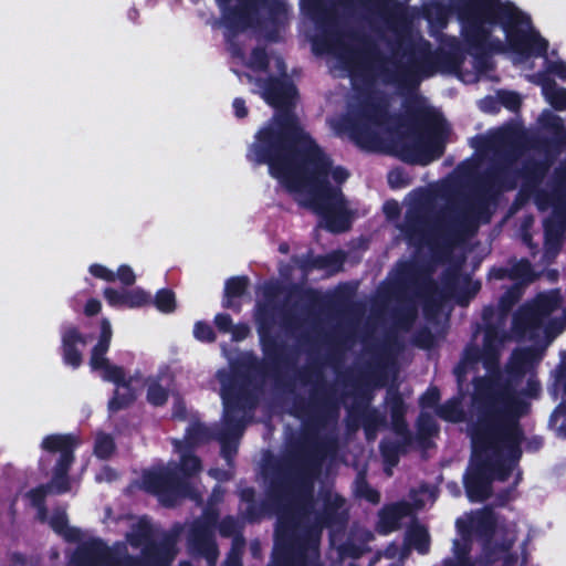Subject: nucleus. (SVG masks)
Wrapping results in <instances>:
<instances>
[{
  "label": "nucleus",
  "mask_w": 566,
  "mask_h": 566,
  "mask_svg": "<svg viewBox=\"0 0 566 566\" xmlns=\"http://www.w3.org/2000/svg\"><path fill=\"white\" fill-rule=\"evenodd\" d=\"M521 295V286L515 285L501 297L497 308H484L482 344L478 342V329L454 368L460 386L469 373L479 370L480 365L485 370L484 376L474 379L469 423L472 459L464 485L471 501L488 499L491 482L505 481L522 454L518 420L523 405L499 368L502 348L511 338L505 328L507 314Z\"/></svg>",
  "instance_id": "f257e3e1"
},
{
  "label": "nucleus",
  "mask_w": 566,
  "mask_h": 566,
  "mask_svg": "<svg viewBox=\"0 0 566 566\" xmlns=\"http://www.w3.org/2000/svg\"><path fill=\"white\" fill-rule=\"evenodd\" d=\"M521 295V286L515 285L501 297L497 308H484L482 344L478 342V329L454 368L460 386L469 373L479 370L480 365L485 370L484 376L474 379L469 423L472 459L464 485L471 501L488 499L491 482L505 481L522 454L518 420L523 405L499 368L502 348L511 338L505 328L507 314Z\"/></svg>",
  "instance_id": "f03ea898"
},
{
  "label": "nucleus",
  "mask_w": 566,
  "mask_h": 566,
  "mask_svg": "<svg viewBox=\"0 0 566 566\" xmlns=\"http://www.w3.org/2000/svg\"><path fill=\"white\" fill-rule=\"evenodd\" d=\"M282 78L255 80L258 92L277 109L273 119L256 134L248 157L256 164H268L270 174L303 207L321 214L327 230L343 232L349 228V211L339 185L349 174L334 167L300 126L290 111L296 91L285 76L281 57L274 59Z\"/></svg>",
  "instance_id": "7ed1b4c3"
},
{
  "label": "nucleus",
  "mask_w": 566,
  "mask_h": 566,
  "mask_svg": "<svg viewBox=\"0 0 566 566\" xmlns=\"http://www.w3.org/2000/svg\"><path fill=\"white\" fill-rule=\"evenodd\" d=\"M349 1L307 0V4L321 31L314 39V48L335 57L354 85L359 86L361 82L369 87L381 82L409 90L441 67L444 54L433 52L422 36L407 33L405 10L390 7L385 0H358L361 19L376 42L364 50L356 49L336 14V7L347 6Z\"/></svg>",
  "instance_id": "20e7f679"
},
{
  "label": "nucleus",
  "mask_w": 566,
  "mask_h": 566,
  "mask_svg": "<svg viewBox=\"0 0 566 566\" xmlns=\"http://www.w3.org/2000/svg\"><path fill=\"white\" fill-rule=\"evenodd\" d=\"M450 11L457 14L465 50L474 57L476 74L492 64L488 54L510 50L516 62L545 56L548 42L532 27L530 18L511 3L500 0H454L449 9L436 0L422 6V15L432 29L447 27Z\"/></svg>",
  "instance_id": "39448f33"
},
{
  "label": "nucleus",
  "mask_w": 566,
  "mask_h": 566,
  "mask_svg": "<svg viewBox=\"0 0 566 566\" xmlns=\"http://www.w3.org/2000/svg\"><path fill=\"white\" fill-rule=\"evenodd\" d=\"M388 98L382 93L369 92L347 115L331 120L333 129L348 136L360 148L378 150L391 144L396 154L407 163L428 165L443 154L442 124L436 120L432 130L408 128L402 136L392 132L394 119L388 113Z\"/></svg>",
  "instance_id": "423d86ee"
},
{
  "label": "nucleus",
  "mask_w": 566,
  "mask_h": 566,
  "mask_svg": "<svg viewBox=\"0 0 566 566\" xmlns=\"http://www.w3.org/2000/svg\"><path fill=\"white\" fill-rule=\"evenodd\" d=\"M527 138L516 128H503L486 136L483 140L481 155L491 163L492 174L502 189H513L517 181L535 197L541 210L549 207L566 213V167L554 171L549 190L539 189L546 176L551 160L545 157L535 159L526 155Z\"/></svg>",
  "instance_id": "0eeeda50"
},
{
  "label": "nucleus",
  "mask_w": 566,
  "mask_h": 566,
  "mask_svg": "<svg viewBox=\"0 0 566 566\" xmlns=\"http://www.w3.org/2000/svg\"><path fill=\"white\" fill-rule=\"evenodd\" d=\"M217 378L221 384L220 396L223 403L221 426L213 430L200 422L189 426L184 440H175L185 446L195 447L212 438L221 443V452L227 461L237 451V440L242 436L245 426L252 419L261 394L260 381L244 378L231 371L220 370Z\"/></svg>",
  "instance_id": "6e6552de"
},
{
  "label": "nucleus",
  "mask_w": 566,
  "mask_h": 566,
  "mask_svg": "<svg viewBox=\"0 0 566 566\" xmlns=\"http://www.w3.org/2000/svg\"><path fill=\"white\" fill-rule=\"evenodd\" d=\"M153 526L140 518L127 535L135 548L142 547V556L133 557L125 544L108 547L97 538H90L76 547L71 566H168L177 554V536L165 534L158 542L151 541Z\"/></svg>",
  "instance_id": "1a4fd4ad"
},
{
  "label": "nucleus",
  "mask_w": 566,
  "mask_h": 566,
  "mask_svg": "<svg viewBox=\"0 0 566 566\" xmlns=\"http://www.w3.org/2000/svg\"><path fill=\"white\" fill-rule=\"evenodd\" d=\"M392 285L396 296L403 301V313L398 319V325L403 329L411 327L420 302L436 305L443 298L428 269L416 262L399 264Z\"/></svg>",
  "instance_id": "9d476101"
},
{
  "label": "nucleus",
  "mask_w": 566,
  "mask_h": 566,
  "mask_svg": "<svg viewBox=\"0 0 566 566\" xmlns=\"http://www.w3.org/2000/svg\"><path fill=\"white\" fill-rule=\"evenodd\" d=\"M560 305L558 290L539 294L532 304L523 306L514 316L512 333L518 338L534 339L541 333L553 339L563 332L566 319L546 322L548 315Z\"/></svg>",
  "instance_id": "9b49d317"
},
{
  "label": "nucleus",
  "mask_w": 566,
  "mask_h": 566,
  "mask_svg": "<svg viewBox=\"0 0 566 566\" xmlns=\"http://www.w3.org/2000/svg\"><path fill=\"white\" fill-rule=\"evenodd\" d=\"M112 339V327L108 319H103L101 324V336L98 343L92 349L90 366L92 370L99 371L101 377L114 382L117 388L114 397L108 402L111 412H116L126 408L136 399L135 379L130 377L126 379L124 370L115 365H112L105 357Z\"/></svg>",
  "instance_id": "f8f14e48"
},
{
  "label": "nucleus",
  "mask_w": 566,
  "mask_h": 566,
  "mask_svg": "<svg viewBox=\"0 0 566 566\" xmlns=\"http://www.w3.org/2000/svg\"><path fill=\"white\" fill-rule=\"evenodd\" d=\"M489 220L486 196L481 191H474L448 206L442 214L441 227L447 232L449 241L457 242L472 233L480 222Z\"/></svg>",
  "instance_id": "ddd939ff"
},
{
  "label": "nucleus",
  "mask_w": 566,
  "mask_h": 566,
  "mask_svg": "<svg viewBox=\"0 0 566 566\" xmlns=\"http://www.w3.org/2000/svg\"><path fill=\"white\" fill-rule=\"evenodd\" d=\"M76 441L72 436L52 434L42 442V448L49 452H59L60 457L54 468V474L51 482L31 490L28 496L31 504L38 509V516L44 521L46 510L43 505L44 499L50 493H65L70 490L67 471L74 460L73 449Z\"/></svg>",
  "instance_id": "4468645a"
},
{
  "label": "nucleus",
  "mask_w": 566,
  "mask_h": 566,
  "mask_svg": "<svg viewBox=\"0 0 566 566\" xmlns=\"http://www.w3.org/2000/svg\"><path fill=\"white\" fill-rule=\"evenodd\" d=\"M143 486L158 495L160 502L167 506L174 505L181 496L199 500L198 493L179 475L176 463L146 472L143 475Z\"/></svg>",
  "instance_id": "2eb2a0df"
},
{
  "label": "nucleus",
  "mask_w": 566,
  "mask_h": 566,
  "mask_svg": "<svg viewBox=\"0 0 566 566\" xmlns=\"http://www.w3.org/2000/svg\"><path fill=\"white\" fill-rule=\"evenodd\" d=\"M222 11V18L228 29L227 38L230 42L231 53L243 56L241 49L232 43L231 38L259 23V7L263 0H217Z\"/></svg>",
  "instance_id": "dca6fc26"
},
{
  "label": "nucleus",
  "mask_w": 566,
  "mask_h": 566,
  "mask_svg": "<svg viewBox=\"0 0 566 566\" xmlns=\"http://www.w3.org/2000/svg\"><path fill=\"white\" fill-rule=\"evenodd\" d=\"M432 198L428 192H416L408 203L405 219L397 224L402 238L411 245L420 247L431 219Z\"/></svg>",
  "instance_id": "f3484780"
},
{
  "label": "nucleus",
  "mask_w": 566,
  "mask_h": 566,
  "mask_svg": "<svg viewBox=\"0 0 566 566\" xmlns=\"http://www.w3.org/2000/svg\"><path fill=\"white\" fill-rule=\"evenodd\" d=\"M217 515L206 511L203 516L193 522L188 537L191 553L206 557L208 565L213 566L218 558V549L213 538Z\"/></svg>",
  "instance_id": "a211bd4d"
},
{
  "label": "nucleus",
  "mask_w": 566,
  "mask_h": 566,
  "mask_svg": "<svg viewBox=\"0 0 566 566\" xmlns=\"http://www.w3.org/2000/svg\"><path fill=\"white\" fill-rule=\"evenodd\" d=\"M281 286L277 283H266L262 286V300L258 301L255 321L258 331L263 338L279 319H284V306L280 302Z\"/></svg>",
  "instance_id": "6ab92c4d"
},
{
  "label": "nucleus",
  "mask_w": 566,
  "mask_h": 566,
  "mask_svg": "<svg viewBox=\"0 0 566 566\" xmlns=\"http://www.w3.org/2000/svg\"><path fill=\"white\" fill-rule=\"evenodd\" d=\"M411 514V505L405 502L395 503L385 506L379 512L377 528L382 534L396 531L400 526V521Z\"/></svg>",
  "instance_id": "aec40b11"
},
{
  "label": "nucleus",
  "mask_w": 566,
  "mask_h": 566,
  "mask_svg": "<svg viewBox=\"0 0 566 566\" xmlns=\"http://www.w3.org/2000/svg\"><path fill=\"white\" fill-rule=\"evenodd\" d=\"M395 429L399 439L396 441L385 440L380 443L381 454L385 461L391 467L397 464L401 449L410 442V434L402 421L396 419Z\"/></svg>",
  "instance_id": "412c9836"
},
{
  "label": "nucleus",
  "mask_w": 566,
  "mask_h": 566,
  "mask_svg": "<svg viewBox=\"0 0 566 566\" xmlns=\"http://www.w3.org/2000/svg\"><path fill=\"white\" fill-rule=\"evenodd\" d=\"M64 361L73 367H78L82 363V355L77 349V344L85 345V340L76 328L65 329L62 336Z\"/></svg>",
  "instance_id": "4be33fe9"
},
{
  "label": "nucleus",
  "mask_w": 566,
  "mask_h": 566,
  "mask_svg": "<svg viewBox=\"0 0 566 566\" xmlns=\"http://www.w3.org/2000/svg\"><path fill=\"white\" fill-rule=\"evenodd\" d=\"M52 528L67 542H78V546L84 543L82 532L78 528L71 527L67 524L65 511L56 510L50 520ZM87 539L86 542H88Z\"/></svg>",
  "instance_id": "5701e85b"
},
{
  "label": "nucleus",
  "mask_w": 566,
  "mask_h": 566,
  "mask_svg": "<svg viewBox=\"0 0 566 566\" xmlns=\"http://www.w3.org/2000/svg\"><path fill=\"white\" fill-rule=\"evenodd\" d=\"M403 545L415 548L418 553L424 555L430 549V535L427 528L420 524L411 525L405 535Z\"/></svg>",
  "instance_id": "b1692460"
},
{
  "label": "nucleus",
  "mask_w": 566,
  "mask_h": 566,
  "mask_svg": "<svg viewBox=\"0 0 566 566\" xmlns=\"http://www.w3.org/2000/svg\"><path fill=\"white\" fill-rule=\"evenodd\" d=\"M538 77L546 101L557 111L566 109V88L559 87L544 74L538 75Z\"/></svg>",
  "instance_id": "393cba45"
},
{
  "label": "nucleus",
  "mask_w": 566,
  "mask_h": 566,
  "mask_svg": "<svg viewBox=\"0 0 566 566\" xmlns=\"http://www.w3.org/2000/svg\"><path fill=\"white\" fill-rule=\"evenodd\" d=\"M248 286V279L244 276L232 277L227 281L224 287L223 306L233 311H240L238 298L241 297Z\"/></svg>",
  "instance_id": "a878e982"
},
{
  "label": "nucleus",
  "mask_w": 566,
  "mask_h": 566,
  "mask_svg": "<svg viewBox=\"0 0 566 566\" xmlns=\"http://www.w3.org/2000/svg\"><path fill=\"white\" fill-rule=\"evenodd\" d=\"M340 256L337 254H329L325 256H294L293 263L300 268L304 273L312 269H329L340 263Z\"/></svg>",
  "instance_id": "bb28decb"
},
{
  "label": "nucleus",
  "mask_w": 566,
  "mask_h": 566,
  "mask_svg": "<svg viewBox=\"0 0 566 566\" xmlns=\"http://www.w3.org/2000/svg\"><path fill=\"white\" fill-rule=\"evenodd\" d=\"M538 360L536 353L531 348L515 350L510 361V371L520 376L530 370Z\"/></svg>",
  "instance_id": "cd10ccee"
},
{
  "label": "nucleus",
  "mask_w": 566,
  "mask_h": 566,
  "mask_svg": "<svg viewBox=\"0 0 566 566\" xmlns=\"http://www.w3.org/2000/svg\"><path fill=\"white\" fill-rule=\"evenodd\" d=\"M440 418L451 421L460 422L464 419V410L462 408V396L453 397L446 403L440 406L437 410Z\"/></svg>",
  "instance_id": "c85d7f7f"
},
{
  "label": "nucleus",
  "mask_w": 566,
  "mask_h": 566,
  "mask_svg": "<svg viewBox=\"0 0 566 566\" xmlns=\"http://www.w3.org/2000/svg\"><path fill=\"white\" fill-rule=\"evenodd\" d=\"M176 451L180 453L181 470L185 475L190 476L201 470L200 461L191 454L192 447L185 446L181 442H174Z\"/></svg>",
  "instance_id": "c756f323"
},
{
  "label": "nucleus",
  "mask_w": 566,
  "mask_h": 566,
  "mask_svg": "<svg viewBox=\"0 0 566 566\" xmlns=\"http://www.w3.org/2000/svg\"><path fill=\"white\" fill-rule=\"evenodd\" d=\"M562 243V231L557 228L545 227V254L554 258L559 250Z\"/></svg>",
  "instance_id": "7c9ffc66"
},
{
  "label": "nucleus",
  "mask_w": 566,
  "mask_h": 566,
  "mask_svg": "<svg viewBox=\"0 0 566 566\" xmlns=\"http://www.w3.org/2000/svg\"><path fill=\"white\" fill-rule=\"evenodd\" d=\"M156 307L165 313H170L176 307L175 294L170 290L163 289L157 292L155 297Z\"/></svg>",
  "instance_id": "2f4dec72"
},
{
  "label": "nucleus",
  "mask_w": 566,
  "mask_h": 566,
  "mask_svg": "<svg viewBox=\"0 0 566 566\" xmlns=\"http://www.w3.org/2000/svg\"><path fill=\"white\" fill-rule=\"evenodd\" d=\"M384 556L392 560L391 566H400L409 556V547L405 546L403 544H391L385 549Z\"/></svg>",
  "instance_id": "473e14b6"
},
{
  "label": "nucleus",
  "mask_w": 566,
  "mask_h": 566,
  "mask_svg": "<svg viewBox=\"0 0 566 566\" xmlns=\"http://www.w3.org/2000/svg\"><path fill=\"white\" fill-rule=\"evenodd\" d=\"M538 122L544 128L551 130L554 135L564 127L563 119L549 109H545L541 114Z\"/></svg>",
  "instance_id": "72a5a7b5"
},
{
  "label": "nucleus",
  "mask_w": 566,
  "mask_h": 566,
  "mask_svg": "<svg viewBox=\"0 0 566 566\" xmlns=\"http://www.w3.org/2000/svg\"><path fill=\"white\" fill-rule=\"evenodd\" d=\"M95 454L98 458H108L114 451L113 438L105 433H98L95 440Z\"/></svg>",
  "instance_id": "f704fd0d"
},
{
  "label": "nucleus",
  "mask_w": 566,
  "mask_h": 566,
  "mask_svg": "<svg viewBox=\"0 0 566 566\" xmlns=\"http://www.w3.org/2000/svg\"><path fill=\"white\" fill-rule=\"evenodd\" d=\"M168 397L167 390L157 381L151 380L148 384L147 400L154 406H161Z\"/></svg>",
  "instance_id": "c9c22d12"
},
{
  "label": "nucleus",
  "mask_w": 566,
  "mask_h": 566,
  "mask_svg": "<svg viewBox=\"0 0 566 566\" xmlns=\"http://www.w3.org/2000/svg\"><path fill=\"white\" fill-rule=\"evenodd\" d=\"M510 276L514 280L528 282L532 280V268L527 260H521L514 263L509 270Z\"/></svg>",
  "instance_id": "e433bc0d"
},
{
  "label": "nucleus",
  "mask_w": 566,
  "mask_h": 566,
  "mask_svg": "<svg viewBox=\"0 0 566 566\" xmlns=\"http://www.w3.org/2000/svg\"><path fill=\"white\" fill-rule=\"evenodd\" d=\"M269 59L265 51L261 48H255L247 63L253 70L262 71L268 66Z\"/></svg>",
  "instance_id": "4c0bfd02"
},
{
  "label": "nucleus",
  "mask_w": 566,
  "mask_h": 566,
  "mask_svg": "<svg viewBox=\"0 0 566 566\" xmlns=\"http://www.w3.org/2000/svg\"><path fill=\"white\" fill-rule=\"evenodd\" d=\"M193 335L198 340L201 342H214L216 334L212 327L203 322H197L193 328Z\"/></svg>",
  "instance_id": "58836bf2"
},
{
  "label": "nucleus",
  "mask_w": 566,
  "mask_h": 566,
  "mask_svg": "<svg viewBox=\"0 0 566 566\" xmlns=\"http://www.w3.org/2000/svg\"><path fill=\"white\" fill-rule=\"evenodd\" d=\"M242 549V543L238 539L233 542V546L228 555L226 566H241L240 555ZM179 566H191L188 562H181Z\"/></svg>",
  "instance_id": "ea45409f"
},
{
  "label": "nucleus",
  "mask_w": 566,
  "mask_h": 566,
  "mask_svg": "<svg viewBox=\"0 0 566 566\" xmlns=\"http://www.w3.org/2000/svg\"><path fill=\"white\" fill-rule=\"evenodd\" d=\"M499 98L501 104L511 111H516L521 105V97L514 92H500Z\"/></svg>",
  "instance_id": "a19ab883"
},
{
  "label": "nucleus",
  "mask_w": 566,
  "mask_h": 566,
  "mask_svg": "<svg viewBox=\"0 0 566 566\" xmlns=\"http://www.w3.org/2000/svg\"><path fill=\"white\" fill-rule=\"evenodd\" d=\"M546 73L554 74L562 80H566V63L563 61H551L545 57Z\"/></svg>",
  "instance_id": "79ce46f5"
},
{
  "label": "nucleus",
  "mask_w": 566,
  "mask_h": 566,
  "mask_svg": "<svg viewBox=\"0 0 566 566\" xmlns=\"http://www.w3.org/2000/svg\"><path fill=\"white\" fill-rule=\"evenodd\" d=\"M357 493L371 503H378L380 501V494L363 480L357 481Z\"/></svg>",
  "instance_id": "37998d69"
},
{
  "label": "nucleus",
  "mask_w": 566,
  "mask_h": 566,
  "mask_svg": "<svg viewBox=\"0 0 566 566\" xmlns=\"http://www.w3.org/2000/svg\"><path fill=\"white\" fill-rule=\"evenodd\" d=\"M148 301V296L143 291L126 293L125 305L128 307H138Z\"/></svg>",
  "instance_id": "c03bdc74"
},
{
  "label": "nucleus",
  "mask_w": 566,
  "mask_h": 566,
  "mask_svg": "<svg viewBox=\"0 0 566 566\" xmlns=\"http://www.w3.org/2000/svg\"><path fill=\"white\" fill-rule=\"evenodd\" d=\"M104 295L111 305H114V306L125 305L126 293H119L113 289H106L104 292Z\"/></svg>",
  "instance_id": "a18cd8bd"
},
{
  "label": "nucleus",
  "mask_w": 566,
  "mask_h": 566,
  "mask_svg": "<svg viewBox=\"0 0 566 566\" xmlns=\"http://www.w3.org/2000/svg\"><path fill=\"white\" fill-rule=\"evenodd\" d=\"M125 285H132L135 282V274L128 265H122L115 275Z\"/></svg>",
  "instance_id": "49530a36"
},
{
  "label": "nucleus",
  "mask_w": 566,
  "mask_h": 566,
  "mask_svg": "<svg viewBox=\"0 0 566 566\" xmlns=\"http://www.w3.org/2000/svg\"><path fill=\"white\" fill-rule=\"evenodd\" d=\"M214 324L220 332L229 333L233 326L230 315L220 313L214 317Z\"/></svg>",
  "instance_id": "de8ad7c7"
},
{
  "label": "nucleus",
  "mask_w": 566,
  "mask_h": 566,
  "mask_svg": "<svg viewBox=\"0 0 566 566\" xmlns=\"http://www.w3.org/2000/svg\"><path fill=\"white\" fill-rule=\"evenodd\" d=\"M419 428L427 434H432L436 431V423L432 417L422 412L419 417Z\"/></svg>",
  "instance_id": "09e8293b"
},
{
  "label": "nucleus",
  "mask_w": 566,
  "mask_h": 566,
  "mask_svg": "<svg viewBox=\"0 0 566 566\" xmlns=\"http://www.w3.org/2000/svg\"><path fill=\"white\" fill-rule=\"evenodd\" d=\"M238 523L232 517H226L219 525V531L223 536H231L237 532Z\"/></svg>",
  "instance_id": "8fccbe9b"
},
{
  "label": "nucleus",
  "mask_w": 566,
  "mask_h": 566,
  "mask_svg": "<svg viewBox=\"0 0 566 566\" xmlns=\"http://www.w3.org/2000/svg\"><path fill=\"white\" fill-rule=\"evenodd\" d=\"M440 395L438 389L431 388L428 389L427 392L421 398V403L423 407L431 408L437 405L439 401Z\"/></svg>",
  "instance_id": "3c124183"
},
{
  "label": "nucleus",
  "mask_w": 566,
  "mask_h": 566,
  "mask_svg": "<svg viewBox=\"0 0 566 566\" xmlns=\"http://www.w3.org/2000/svg\"><path fill=\"white\" fill-rule=\"evenodd\" d=\"M90 271L96 277H101V279H103L105 281L112 282V281L115 280L114 272L107 270L106 268H104L102 265H97V264L92 265Z\"/></svg>",
  "instance_id": "603ef678"
},
{
  "label": "nucleus",
  "mask_w": 566,
  "mask_h": 566,
  "mask_svg": "<svg viewBox=\"0 0 566 566\" xmlns=\"http://www.w3.org/2000/svg\"><path fill=\"white\" fill-rule=\"evenodd\" d=\"M249 332L250 329L245 324H238L233 325L229 333H231L233 340L239 342L244 339L249 335Z\"/></svg>",
  "instance_id": "864d4df0"
},
{
  "label": "nucleus",
  "mask_w": 566,
  "mask_h": 566,
  "mask_svg": "<svg viewBox=\"0 0 566 566\" xmlns=\"http://www.w3.org/2000/svg\"><path fill=\"white\" fill-rule=\"evenodd\" d=\"M253 490L251 489H247V490H243L242 491V499H244L247 501V516L248 518L250 520H254L256 516L253 514L252 512V507H253Z\"/></svg>",
  "instance_id": "5fc2aeb1"
},
{
  "label": "nucleus",
  "mask_w": 566,
  "mask_h": 566,
  "mask_svg": "<svg viewBox=\"0 0 566 566\" xmlns=\"http://www.w3.org/2000/svg\"><path fill=\"white\" fill-rule=\"evenodd\" d=\"M369 417L371 419L365 427L368 439L373 438L376 427L381 422L380 416L376 412H373Z\"/></svg>",
  "instance_id": "6e6d98bb"
},
{
  "label": "nucleus",
  "mask_w": 566,
  "mask_h": 566,
  "mask_svg": "<svg viewBox=\"0 0 566 566\" xmlns=\"http://www.w3.org/2000/svg\"><path fill=\"white\" fill-rule=\"evenodd\" d=\"M232 106L238 118H243L248 115V108L245 106V102L242 98H235Z\"/></svg>",
  "instance_id": "4d7b16f0"
},
{
  "label": "nucleus",
  "mask_w": 566,
  "mask_h": 566,
  "mask_svg": "<svg viewBox=\"0 0 566 566\" xmlns=\"http://www.w3.org/2000/svg\"><path fill=\"white\" fill-rule=\"evenodd\" d=\"M388 182L391 186V188H400V187L405 186V182L402 180V175L400 171H397V170L389 172Z\"/></svg>",
  "instance_id": "13d9d810"
},
{
  "label": "nucleus",
  "mask_w": 566,
  "mask_h": 566,
  "mask_svg": "<svg viewBox=\"0 0 566 566\" xmlns=\"http://www.w3.org/2000/svg\"><path fill=\"white\" fill-rule=\"evenodd\" d=\"M101 310V303L97 300H90L85 306V314L93 316Z\"/></svg>",
  "instance_id": "bf43d9fd"
},
{
  "label": "nucleus",
  "mask_w": 566,
  "mask_h": 566,
  "mask_svg": "<svg viewBox=\"0 0 566 566\" xmlns=\"http://www.w3.org/2000/svg\"><path fill=\"white\" fill-rule=\"evenodd\" d=\"M385 212L389 218H394L398 213V205L397 202H387L385 205Z\"/></svg>",
  "instance_id": "052dcab7"
},
{
  "label": "nucleus",
  "mask_w": 566,
  "mask_h": 566,
  "mask_svg": "<svg viewBox=\"0 0 566 566\" xmlns=\"http://www.w3.org/2000/svg\"><path fill=\"white\" fill-rule=\"evenodd\" d=\"M185 413V405L182 401L177 400L174 406V417L176 418H184Z\"/></svg>",
  "instance_id": "680f3d73"
},
{
  "label": "nucleus",
  "mask_w": 566,
  "mask_h": 566,
  "mask_svg": "<svg viewBox=\"0 0 566 566\" xmlns=\"http://www.w3.org/2000/svg\"><path fill=\"white\" fill-rule=\"evenodd\" d=\"M556 143L566 146V128L563 127L557 134L554 135Z\"/></svg>",
  "instance_id": "e2e57ef3"
},
{
  "label": "nucleus",
  "mask_w": 566,
  "mask_h": 566,
  "mask_svg": "<svg viewBox=\"0 0 566 566\" xmlns=\"http://www.w3.org/2000/svg\"><path fill=\"white\" fill-rule=\"evenodd\" d=\"M419 493L421 494V496H424L431 502H433V493L428 488H422Z\"/></svg>",
  "instance_id": "0e129e2a"
},
{
  "label": "nucleus",
  "mask_w": 566,
  "mask_h": 566,
  "mask_svg": "<svg viewBox=\"0 0 566 566\" xmlns=\"http://www.w3.org/2000/svg\"><path fill=\"white\" fill-rule=\"evenodd\" d=\"M250 549H251L252 555L254 557H258L259 556V552H260V544L258 542L251 543Z\"/></svg>",
  "instance_id": "69168bd1"
},
{
  "label": "nucleus",
  "mask_w": 566,
  "mask_h": 566,
  "mask_svg": "<svg viewBox=\"0 0 566 566\" xmlns=\"http://www.w3.org/2000/svg\"><path fill=\"white\" fill-rule=\"evenodd\" d=\"M412 500H413V505L416 509H421L426 505V501L422 497L417 499L416 495H413Z\"/></svg>",
  "instance_id": "338daca9"
},
{
  "label": "nucleus",
  "mask_w": 566,
  "mask_h": 566,
  "mask_svg": "<svg viewBox=\"0 0 566 566\" xmlns=\"http://www.w3.org/2000/svg\"><path fill=\"white\" fill-rule=\"evenodd\" d=\"M280 251H281L282 253H287V252H289V245H287L286 243H282V244L280 245Z\"/></svg>",
  "instance_id": "774afa93"
}]
</instances>
